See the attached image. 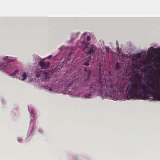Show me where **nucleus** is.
<instances>
[{"mask_svg":"<svg viewBox=\"0 0 160 160\" xmlns=\"http://www.w3.org/2000/svg\"><path fill=\"white\" fill-rule=\"evenodd\" d=\"M146 76L142 79L138 75L130 80L128 93L124 97L127 100H149L160 101V73L156 74L153 69L148 70Z\"/></svg>","mask_w":160,"mask_h":160,"instance_id":"nucleus-1","label":"nucleus"},{"mask_svg":"<svg viewBox=\"0 0 160 160\" xmlns=\"http://www.w3.org/2000/svg\"><path fill=\"white\" fill-rule=\"evenodd\" d=\"M154 60H152L151 58H146L142 61L137 62L136 63V68L139 69H143L144 72H147L148 70L153 69L154 66L156 67H160V56L156 57Z\"/></svg>","mask_w":160,"mask_h":160,"instance_id":"nucleus-2","label":"nucleus"},{"mask_svg":"<svg viewBox=\"0 0 160 160\" xmlns=\"http://www.w3.org/2000/svg\"><path fill=\"white\" fill-rule=\"evenodd\" d=\"M40 74L37 73L36 74L37 77L39 78L40 77V79L41 81H48L51 78V74L49 72V70H45L43 72V74L41 77L40 76Z\"/></svg>","mask_w":160,"mask_h":160,"instance_id":"nucleus-3","label":"nucleus"},{"mask_svg":"<svg viewBox=\"0 0 160 160\" xmlns=\"http://www.w3.org/2000/svg\"><path fill=\"white\" fill-rule=\"evenodd\" d=\"M148 53L150 55H154L156 54L160 56V46L159 48H154L152 47L150 48L148 51Z\"/></svg>","mask_w":160,"mask_h":160,"instance_id":"nucleus-4","label":"nucleus"},{"mask_svg":"<svg viewBox=\"0 0 160 160\" xmlns=\"http://www.w3.org/2000/svg\"><path fill=\"white\" fill-rule=\"evenodd\" d=\"M39 66L42 69H47L49 68L50 63L48 62H45L44 60H41L38 62Z\"/></svg>","mask_w":160,"mask_h":160,"instance_id":"nucleus-5","label":"nucleus"},{"mask_svg":"<svg viewBox=\"0 0 160 160\" xmlns=\"http://www.w3.org/2000/svg\"><path fill=\"white\" fill-rule=\"evenodd\" d=\"M88 51L86 53L87 56H90L91 57V54L95 52L96 50V48L95 46L93 44H91L88 47Z\"/></svg>","mask_w":160,"mask_h":160,"instance_id":"nucleus-6","label":"nucleus"},{"mask_svg":"<svg viewBox=\"0 0 160 160\" xmlns=\"http://www.w3.org/2000/svg\"><path fill=\"white\" fill-rule=\"evenodd\" d=\"M102 85L101 82H98L95 86L94 85L93 89L98 91H99L101 89Z\"/></svg>","mask_w":160,"mask_h":160,"instance_id":"nucleus-7","label":"nucleus"},{"mask_svg":"<svg viewBox=\"0 0 160 160\" xmlns=\"http://www.w3.org/2000/svg\"><path fill=\"white\" fill-rule=\"evenodd\" d=\"M91 73V71L90 69H88V70L84 71V77H85L86 78L85 81H88V80Z\"/></svg>","mask_w":160,"mask_h":160,"instance_id":"nucleus-8","label":"nucleus"},{"mask_svg":"<svg viewBox=\"0 0 160 160\" xmlns=\"http://www.w3.org/2000/svg\"><path fill=\"white\" fill-rule=\"evenodd\" d=\"M91 57L90 56H86V58H85V62L83 63V65L89 66L90 64V61L91 60Z\"/></svg>","mask_w":160,"mask_h":160,"instance_id":"nucleus-9","label":"nucleus"},{"mask_svg":"<svg viewBox=\"0 0 160 160\" xmlns=\"http://www.w3.org/2000/svg\"><path fill=\"white\" fill-rule=\"evenodd\" d=\"M27 78V75L25 72H23L22 74V76L20 77L18 79L21 80L23 81L24 80L26 79Z\"/></svg>","mask_w":160,"mask_h":160,"instance_id":"nucleus-10","label":"nucleus"},{"mask_svg":"<svg viewBox=\"0 0 160 160\" xmlns=\"http://www.w3.org/2000/svg\"><path fill=\"white\" fill-rule=\"evenodd\" d=\"M82 48L83 51L88 47V45L85 42L83 41L82 42Z\"/></svg>","mask_w":160,"mask_h":160,"instance_id":"nucleus-11","label":"nucleus"},{"mask_svg":"<svg viewBox=\"0 0 160 160\" xmlns=\"http://www.w3.org/2000/svg\"><path fill=\"white\" fill-rule=\"evenodd\" d=\"M120 68V65L119 63H118V62H117L115 64V70L119 72V70Z\"/></svg>","mask_w":160,"mask_h":160,"instance_id":"nucleus-12","label":"nucleus"},{"mask_svg":"<svg viewBox=\"0 0 160 160\" xmlns=\"http://www.w3.org/2000/svg\"><path fill=\"white\" fill-rule=\"evenodd\" d=\"M8 65V64H7V65H0V68H2V69L3 70H6V69L7 68Z\"/></svg>","mask_w":160,"mask_h":160,"instance_id":"nucleus-13","label":"nucleus"},{"mask_svg":"<svg viewBox=\"0 0 160 160\" xmlns=\"http://www.w3.org/2000/svg\"><path fill=\"white\" fill-rule=\"evenodd\" d=\"M91 96V94H90L89 93H87L86 94V95L85 96V97L86 98H90Z\"/></svg>","mask_w":160,"mask_h":160,"instance_id":"nucleus-14","label":"nucleus"},{"mask_svg":"<svg viewBox=\"0 0 160 160\" xmlns=\"http://www.w3.org/2000/svg\"><path fill=\"white\" fill-rule=\"evenodd\" d=\"M105 49L107 52L108 53L110 52V49L108 46L105 47Z\"/></svg>","mask_w":160,"mask_h":160,"instance_id":"nucleus-15","label":"nucleus"},{"mask_svg":"<svg viewBox=\"0 0 160 160\" xmlns=\"http://www.w3.org/2000/svg\"><path fill=\"white\" fill-rule=\"evenodd\" d=\"M136 57L138 58H139L141 56V54L140 53H138L135 55Z\"/></svg>","mask_w":160,"mask_h":160,"instance_id":"nucleus-16","label":"nucleus"},{"mask_svg":"<svg viewBox=\"0 0 160 160\" xmlns=\"http://www.w3.org/2000/svg\"><path fill=\"white\" fill-rule=\"evenodd\" d=\"M90 38H91L90 36H88L87 37V41H89L90 40Z\"/></svg>","mask_w":160,"mask_h":160,"instance_id":"nucleus-17","label":"nucleus"},{"mask_svg":"<svg viewBox=\"0 0 160 160\" xmlns=\"http://www.w3.org/2000/svg\"><path fill=\"white\" fill-rule=\"evenodd\" d=\"M88 69H89V68H88L87 67H85L84 68V71H86L87 70H88Z\"/></svg>","mask_w":160,"mask_h":160,"instance_id":"nucleus-18","label":"nucleus"},{"mask_svg":"<svg viewBox=\"0 0 160 160\" xmlns=\"http://www.w3.org/2000/svg\"><path fill=\"white\" fill-rule=\"evenodd\" d=\"M52 57V55H49L47 57V59H50Z\"/></svg>","mask_w":160,"mask_h":160,"instance_id":"nucleus-19","label":"nucleus"},{"mask_svg":"<svg viewBox=\"0 0 160 160\" xmlns=\"http://www.w3.org/2000/svg\"><path fill=\"white\" fill-rule=\"evenodd\" d=\"M14 59H13V60H9L8 61V63L9 62H14Z\"/></svg>","mask_w":160,"mask_h":160,"instance_id":"nucleus-20","label":"nucleus"},{"mask_svg":"<svg viewBox=\"0 0 160 160\" xmlns=\"http://www.w3.org/2000/svg\"><path fill=\"white\" fill-rule=\"evenodd\" d=\"M18 72V71L17 70H15L14 72V73H15V74H16Z\"/></svg>","mask_w":160,"mask_h":160,"instance_id":"nucleus-21","label":"nucleus"},{"mask_svg":"<svg viewBox=\"0 0 160 160\" xmlns=\"http://www.w3.org/2000/svg\"><path fill=\"white\" fill-rule=\"evenodd\" d=\"M15 73L13 72L11 74V76H14V75H15Z\"/></svg>","mask_w":160,"mask_h":160,"instance_id":"nucleus-22","label":"nucleus"},{"mask_svg":"<svg viewBox=\"0 0 160 160\" xmlns=\"http://www.w3.org/2000/svg\"><path fill=\"white\" fill-rule=\"evenodd\" d=\"M49 90L50 91H52V88H50L49 89Z\"/></svg>","mask_w":160,"mask_h":160,"instance_id":"nucleus-23","label":"nucleus"},{"mask_svg":"<svg viewBox=\"0 0 160 160\" xmlns=\"http://www.w3.org/2000/svg\"><path fill=\"white\" fill-rule=\"evenodd\" d=\"M86 33H83V35H84V36H85V35H86Z\"/></svg>","mask_w":160,"mask_h":160,"instance_id":"nucleus-24","label":"nucleus"},{"mask_svg":"<svg viewBox=\"0 0 160 160\" xmlns=\"http://www.w3.org/2000/svg\"><path fill=\"white\" fill-rule=\"evenodd\" d=\"M117 44H118V45H117L118 46V42H117Z\"/></svg>","mask_w":160,"mask_h":160,"instance_id":"nucleus-25","label":"nucleus"}]
</instances>
